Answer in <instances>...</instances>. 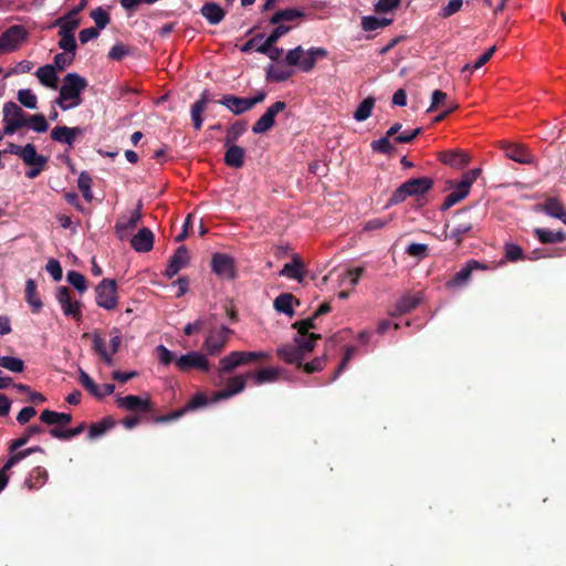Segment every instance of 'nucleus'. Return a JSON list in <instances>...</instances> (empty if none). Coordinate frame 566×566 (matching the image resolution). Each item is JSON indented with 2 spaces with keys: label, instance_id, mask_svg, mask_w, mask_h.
<instances>
[{
  "label": "nucleus",
  "instance_id": "4d7b16f0",
  "mask_svg": "<svg viewBox=\"0 0 566 566\" xmlns=\"http://www.w3.org/2000/svg\"><path fill=\"white\" fill-rule=\"evenodd\" d=\"M371 148L375 151L382 153V154H390L394 151L395 147L389 140V136H385L378 140H374L371 143Z\"/></svg>",
  "mask_w": 566,
  "mask_h": 566
},
{
  "label": "nucleus",
  "instance_id": "72a5a7b5",
  "mask_svg": "<svg viewBox=\"0 0 566 566\" xmlns=\"http://www.w3.org/2000/svg\"><path fill=\"white\" fill-rule=\"evenodd\" d=\"M48 479V472L41 467H36L30 473V476L24 481V485L29 490H35L41 488Z\"/></svg>",
  "mask_w": 566,
  "mask_h": 566
},
{
  "label": "nucleus",
  "instance_id": "e2e57ef3",
  "mask_svg": "<svg viewBox=\"0 0 566 566\" xmlns=\"http://www.w3.org/2000/svg\"><path fill=\"white\" fill-rule=\"evenodd\" d=\"M505 256L510 261H518L524 258V253L520 245L514 244V243H506L505 244Z\"/></svg>",
  "mask_w": 566,
  "mask_h": 566
},
{
  "label": "nucleus",
  "instance_id": "774afa93",
  "mask_svg": "<svg viewBox=\"0 0 566 566\" xmlns=\"http://www.w3.org/2000/svg\"><path fill=\"white\" fill-rule=\"evenodd\" d=\"M45 268L54 281H60L62 279L63 271L59 261L52 259L46 263Z\"/></svg>",
  "mask_w": 566,
  "mask_h": 566
},
{
  "label": "nucleus",
  "instance_id": "c9c22d12",
  "mask_svg": "<svg viewBox=\"0 0 566 566\" xmlns=\"http://www.w3.org/2000/svg\"><path fill=\"white\" fill-rule=\"evenodd\" d=\"M280 371L281 370L276 367H268L256 371L255 374H251V377L254 378L256 385L274 382L279 379Z\"/></svg>",
  "mask_w": 566,
  "mask_h": 566
},
{
  "label": "nucleus",
  "instance_id": "412c9836",
  "mask_svg": "<svg viewBox=\"0 0 566 566\" xmlns=\"http://www.w3.org/2000/svg\"><path fill=\"white\" fill-rule=\"evenodd\" d=\"M439 158L443 164L455 169L464 168L470 161L469 155L460 149L443 151Z\"/></svg>",
  "mask_w": 566,
  "mask_h": 566
},
{
  "label": "nucleus",
  "instance_id": "9d476101",
  "mask_svg": "<svg viewBox=\"0 0 566 566\" xmlns=\"http://www.w3.org/2000/svg\"><path fill=\"white\" fill-rule=\"evenodd\" d=\"M27 38V31L21 25H13L0 36L2 53L15 51Z\"/></svg>",
  "mask_w": 566,
  "mask_h": 566
},
{
  "label": "nucleus",
  "instance_id": "052dcab7",
  "mask_svg": "<svg viewBox=\"0 0 566 566\" xmlns=\"http://www.w3.org/2000/svg\"><path fill=\"white\" fill-rule=\"evenodd\" d=\"M317 316L315 314L312 317H308L306 319H302L300 322H295L293 324V327L297 329L298 336L303 335H311L312 333H308L311 328L315 327L314 321Z\"/></svg>",
  "mask_w": 566,
  "mask_h": 566
},
{
  "label": "nucleus",
  "instance_id": "e433bc0d",
  "mask_svg": "<svg viewBox=\"0 0 566 566\" xmlns=\"http://www.w3.org/2000/svg\"><path fill=\"white\" fill-rule=\"evenodd\" d=\"M293 303H294V296L292 294L284 293V294L279 295L274 300V308L280 313H284L289 316H293V314H294Z\"/></svg>",
  "mask_w": 566,
  "mask_h": 566
},
{
  "label": "nucleus",
  "instance_id": "a19ab883",
  "mask_svg": "<svg viewBox=\"0 0 566 566\" xmlns=\"http://www.w3.org/2000/svg\"><path fill=\"white\" fill-rule=\"evenodd\" d=\"M303 15V11L298 9H286L277 11L275 14H273V17L270 19V22L272 24H280L281 22L285 21H294L295 19H298Z\"/></svg>",
  "mask_w": 566,
  "mask_h": 566
},
{
  "label": "nucleus",
  "instance_id": "6e6552de",
  "mask_svg": "<svg viewBox=\"0 0 566 566\" xmlns=\"http://www.w3.org/2000/svg\"><path fill=\"white\" fill-rule=\"evenodd\" d=\"M4 133L14 134L19 128L27 125L24 112L13 102L3 105Z\"/></svg>",
  "mask_w": 566,
  "mask_h": 566
},
{
  "label": "nucleus",
  "instance_id": "b1692460",
  "mask_svg": "<svg viewBox=\"0 0 566 566\" xmlns=\"http://www.w3.org/2000/svg\"><path fill=\"white\" fill-rule=\"evenodd\" d=\"M227 151L224 155V163L232 168H241L244 165L245 151L242 147L234 144L224 145Z\"/></svg>",
  "mask_w": 566,
  "mask_h": 566
},
{
  "label": "nucleus",
  "instance_id": "603ef678",
  "mask_svg": "<svg viewBox=\"0 0 566 566\" xmlns=\"http://www.w3.org/2000/svg\"><path fill=\"white\" fill-rule=\"evenodd\" d=\"M27 125L36 133H45L49 128L44 116L42 114H34L27 119Z\"/></svg>",
  "mask_w": 566,
  "mask_h": 566
},
{
  "label": "nucleus",
  "instance_id": "13d9d810",
  "mask_svg": "<svg viewBox=\"0 0 566 566\" xmlns=\"http://www.w3.org/2000/svg\"><path fill=\"white\" fill-rule=\"evenodd\" d=\"M92 19L94 20L98 30L104 29L109 22L108 13L102 8H96L91 13Z\"/></svg>",
  "mask_w": 566,
  "mask_h": 566
},
{
  "label": "nucleus",
  "instance_id": "a211bd4d",
  "mask_svg": "<svg viewBox=\"0 0 566 566\" xmlns=\"http://www.w3.org/2000/svg\"><path fill=\"white\" fill-rule=\"evenodd\" d=\"M478 268H480L479 262H476V261L468 262L465 266L460 269V271H458L453 275V277L446 283L447 289L455 290V289L464 286L469 282L473 269H478Z\"/></svg>",
  "mask_w": 566,
  "mask_h": 566
},
{
  "label": "nucleus",
  "instance_id": "c756f323",
  "mask_svg": "<svg viewBox=\"0 0 566 566\" xmlns=\"http://www.w3.org/2000/svg\"><path fill=\"white\" fill-rule=\"evenodd\" d=\"M421 301L420 294H406L396 303V314L408 313L413 310Z\"/></svg>",
  "mask_w": 566,
  "mask_h": 566
},
{
  "label": "nucleus",
  "instance_id": "8fccbe9b",
  "mask_svg": "<svg viewBox=\"0 0 566 566\" xmlns=\"http://www.w3.org/2000/svg\"><path fill=\"white\" fill-rule=\"evenodd\" d=\"M78 188L81 189L84 198L87 201H91L93 199L92 193V178L87 172H81L77 180Z\"/></svg>",
  "mask_w": 566,
  "mask_h": 566
},
{
  "label": "nucleus",
  "instance_id": "bb28decb",
  "mask_svg": "<svg viewBox=\"0 0 566 566\" xmlns=\"http://www.w3.org/2000/svg\"><path fill=\"white\" fill-rule=\"evenodd\" d=\"M506 156L520 164L532 163V155L528 153L526 147L520 144L507 145L505 148Z\"/></svg>",
  "mask_w": 566,
  "mask_h": 566
},
{
  "label": "nucleus",
  "instance_id": "680f3d73",
  "mask_svg": "<svg viewBox=\"0 0 566 566\" xmlns=\"http://www.w3.org/2000/svg\"><path fill=\"white\" fill-rule=\"evenodd\" d=\"M428 247L423 243H411L407 247L406 252L413 258L422 260L427 256Z\"/></svg>",
  "mask_w": 566,
  "mask_h": 566
},
{
  "label": "nucleus",
  "instance_id": "a18cd8bd",
  "mask_svg": "<svg viewBox=\"0 0 566 566\" xmlns=\"http://www.w3.org/2000/svg\"><path fill=\"white\" fill-rule=\"evenodd\" d=\"M80 382L87 389L94 397L102 398V389L84 370L80 369Z\"/></svg>",
  "mask_w": 566,
  "mask_h": 566
},
{
  "label": "nucleus",
  "instance_id": "f8f14e48",
  "mask_svg": "<svg viewBox=\"0 0 566 566\" xmlns=\"http://www.w3.org/2000/svg\"><path fill=\"white\" fill-rule=\"evenodd\" d=\"M142 202L138 201L136 209L130 211L129 216L120 217L115 224V232L120 240L129 237L130 232L136 228L142 219Z\"/></svg>",
  "mask_w": 566,
  "mask_h": 566
},
{
  "label": "nucleus",
  "instance_id": "79ce46f5",
  "mask_svg": "<svg viewBox=\"0 0 566 566\" xmlns=\"http://www.w3.org/2000/svg\"><path fill=\"white\" fill-rule=\"evenodd\" d=\"M374 106L375 99L373 97L365 98L356 108L354 113V118L357 122L366 120L371 115Z\"/></svg>",
  "mask_w": 566,
  "mask_h": 566
},
{
  "label": "nucleus",
  "instance_id": "4c0bfd02",
  "mask_svg": "<svg viewBox=\"0 0 566 566\" xmlns=\"http://www.w3.org/2000/svg\"><path fill=\"white\" fill-rule=\"evenodd\" d=\"M81 9L82 6L59 20L60 31H67L72 33L78 27V12Z\"/></svg>",
  "mask_w": 566,
  "mask_h": 566
},
{
  "label": "nucleus",
  "instance_id": "09e8293b",
  "mask_svg": "<svg viewBox=\"0 0 566 566\" xmlns=\"http://www.w3.org/2000/svg\"><path fill=\"white\" fill-rule=\"evenodd\" d=\"M61 36L59 46L67 53L74 54L76 49V42L74 35L67 31H59Z\"/></svg>",
  "mask_w": 566,
  "mask_h": 566
},
{
  "label": "nucleus",
  "instance_id": "4468645a",
  "mask_svg": "<svg viewBox=\"0 0 566 566\" xmlns=\"http://www.w3.org/2000/svg\"><path fill=\"white\" fill-rule=\"evenodd\" d=\"M286 107L284 102H275L265 113L255 122L252 127L254 134H263L268 132L275 123V116Z\"/></svg>",
  "mask_w": 566,
  "mask_h": 566
},
{
  "label": "nucleus",
  "instance_id": "6ab92c4d",
  "mask_svg": "<svg viewBox=\"0 0 566 566\" xmlns=\"http://www.w3.org/2000/svg\"><path fill=\"white\" fill-rule=\"evenodd\" d=\"M82 134L83 129L81 127L56 126L51 132V138L54 142L72 146L76 136Z\"/></svg>",
  "mask_w": 566,
  "mask_h": 566
},
{
  "label": "nucleus",
  "instance_id": "5701e85b",
  "mask_svg": "<svg viewBox=\"0 0 566 566\" xmlns=\"http://www.w3.org/2000/svg\"><path fill=\"white\" fill-rule=\"evenodd\" d=\"M35 75L43 86L52 90L57 88L59 76L56 74L54 65L46 64L44 66L39 67Z\"/></svg>",
  "mask_w": 566,
  "mask_h": 566
},
{
  "label": "nucleus",
  "instance_id": "338daca9",
  "mask_svg": "<svg viewBox=\"0 0 566 566\" xmlns=\"http://www.w3.org/2000/svg\"><path fill=\"white\" fill-rule=\"evenodd\" d=\"M74 54L71 53H59L54 56V66L60 71H63L65 67L71 65L73 62Z\"/></svg>",
  "mask_w": 566,
  "mask_h": 566
},
{
  "label": "nucleus",
  "instance_id": "3c124183",
  "mask_svg": "<svg viewBox=\"0 0 566 566\" xmlns=\"http://www.w3.org/2000/svg\"><path fill=\"white\" fill-rule=\"evenodd\" d=\"M275 42H270V39H266L259 48L258 52L266 54L271 60L276 61L282 55V50L274 46Z\"/></svg>",
  "mask_w": 566,
  "mask_h": 566
},
{
  "label": "nucleus",
  "instance_id": "473e14b6",
  "mask_svg": "<svg viewBox=\"0 0 566 566\" xmlns=\"http://www.w3.org/2000/svg\"><path fill=\"white\" fill-rule=\"evenodd\" d=\"M41 421H43L46 424H67L71 422L72 417L70 413H63V412H56L49 409H45L42 411L40 416Z\"/></svg>",
  "mask_w": 566,
  "mask_h": 566
},
{
  "label": "nucleus",
  "instance_id": "58836bf2",
  "mask_svg": "<svg viewBox=\"0 0 566 566\" xmlns=\"http://www.w3.org/2000/svg\"><path fill=\"white\" fill-rule=\"evenodd\" d=\"M539 209L553 218H557L559 220L563 218L564 208L562 202L556 198H548Z\"/></svg>",
  "mask_w": 566,
  "mask_h": 566
},
{
  "label": "nucleus",
  "instance_id": "f3484780",
  "mask_svg": "<svg viewBox=\"0 0 566 566\" xmlns=\"http://www.w3.org/2000/svg\"><path fill=\"white\" fill-rule=\"evenodd\" d=\"M116 402L119 408L127 411H149L151 409L149 399H144L134 395L118 397Z\"/></svg>",
  "mask_w": 566,
  "mask_h": 566
},
{
  "label": "nucleus",
  "instance_id": "c03bdc74",
  "mask_svg": "<svg viewBox=\"0 0 566 566\" xmlns=\"http://www.w3.org/2000/svg\"><path fill=\"white\" fill-rule=\"evenodd\" d=\"M80 382L87 389L94 397L102 398V389L84 370L80 369Z\"/></svg>",
  "mask_w": 566,
  "mask_h": 566
},
{
  "label": "nucleus",
  "instance_id": "9b49d317",
  "mask_svg": "<svg viewBox=\"0 0 566 566\" xmlns=\"http://www.w3.org/2000/svg\"><path fill=\"white\" fill-rule=\"evenodd\" d=\"M472 227L473 222L469 213L464 210L459 211L454 214L450 232L446 234V238L454 239L457 243H460L463 235L468 233Z\"/></svg>",
  "mask_w": 566,
  "mask_h": 566
},
{
  "label": "nucleus",
  "instance_id": "6e6d98bb",
  "mask_svg": "<svg viewBox=\"0 0 566 566\" xmlns=\"http://www.w3.org/2000/svg\"><path fill=\"white\" fill-rule=\"evenodd\" d=\"M112 426V422L108 420H103L101 422H95L90 427L88 438L96 439L103 436Z\"/></svg>",
  "mask_w": 566,
  "mask_h": 566
},
{
  "label": "nucleus",
  "instance_id": "c85d7f7f",
  "mask_svg": "<svg viewBox=\"0 0 566 566\" xmlns=\"http://www.w3.org/2000/svg\"><path fill=\"white\" fill-rule=\"evenodd\" d=\"M280 275L294 279L301 282L303 280V264L301 259L297 255H294L293 261L291 263H286L283 266V269L280 272Z\"/></svg>",
  "mask_w": 566,
  "mask_h": 566
},
{
  "label": "nucleus",
  "instance_id": "ea45409f",
  "mask_svg": "<svg viewBox=\"0 0 566 566\" xmlns=\"http://www.w3.org/2000/svg\"><path fill=\"white\" fill-rule=\"evenodd\" d=\"M391 22L392 20L388 18L368 15L361 19V28L364 31H375L389 25Z\"/></svg>",
  "mask_w": 566,
  "mask_h": 566
},
{
  "label": "nucleus",
  "instance_id": "aec40b11",
  "mask_svg": "<svg viewBox=\"0 0 566 566\" xmlns=\"http://www.w3.org/2000/svg\"><path fill=\"white\" fill-rule=\"evenodd\" d=\"M189 263V253L185 247H179L171 256L170 262L165 271L168 277L175 276L181 269Z\"/></svg>",
  "mask_w": 566,
  "mask_h": 566
},
{
  "label": "nucleus",
  "instance_id": "ddd939ff",
  "mask_svg": "<svg viewBox=\"0 0 566 566\" xmlns=\"http://www.w3.org/2000/svg\"><path fill=\"white\" fill-rule=\"evenodd\" d=\"M176 366L181 371H187L190 368H197L202 371L210 369V364L205 354L200 352H190L176 359Z\"/></svg>",
  "mask_w": 566,
  "mask_h": 566
},
{
  "label": "nucleus",
  "instance_id": "a878e982",
  "mask_svg": "<svg viewBox=\"0 0 566 566\" xmlns=\"http://www.w3.org/2000/svg\"><path fill=\"white\" fill-rule=\"evenodd\" d=\"M209 103V98H208V93L207 92H203L200 96V98L195 102L191 106V119H192V124H193V127L196 129H200L201 126H202V113L206 111L207 108V105Z\"/></svg>",
  "mask_w": 566,
  "mask_h": 566
},
{
  "label": "nucleus",
  "instance_id": "7ed1b4c3",
  "mask_svg": "<svg viewBox=\"0 0 566 566\" xmlns=\"http://www.w3.org/2000/svg\"><path fill=\"white\" fill-rule=\"evenodd\" d=\"M325 56H327V51L323 48H311L305 51L298 45L287 52L286 63L291 66H297L303 72H310L314 69L317 59Z\"/></svg>",
  "mask_w": 566,
  "mask_h": 566
},
{
  "label": "nucleus",
  "instance_id": "cd10ccee",
  "mask_svg": "<svg viewBox=\"0 0 566 566\" xmlns=\"http://www.w3.org/2000/svg\"><path fill=\"white\" fill-rule=\"evenodd\" d=\"M21 159L28 166H45L48 163V158L39 155L35 150L34 145L27 144L23 146V151L21 154Z\"/></svg>",
  "mask_w": 566,
  "mask_h": 566
},
{
  "label": "nucleus",
  "instance_id": "0e129e2a",
  "mask_svg": "<svg viewBox=\"0 0 566 566\" xmlns=\"http://www.w3.org/2000/svg\"><path fill=\"white\" fill-rule=\"evenodd\" d=\"M463 6V0H450L446 7L440 11L442 18H449L459 12Z\"/></svg>",
  "mask_w": 566,
  "mask_h": 566
},
{
  "label": "nucleus",
  "instance_id": "4be33fe9",
  "mask_svg": "<svg viewBox=\"0 0 566 566\" xmlns=\"http://www.w3.org/2000/svg\"><path fill=\"white\" fill-rule=\"evenodd\" d=\"M130 244L137 252H148L154 245V234L148 228H143L130 239Z\"/></svg>",
  "mask_w": 566,
  "mask_h": 566
},
{
  "label": "nucleus",
  "instance_id": "2eb2a0df",
  "mask_svg": "<svg viewBox=\"0 0 566 566\" xmlns=\"http://www.w3.org/2000/svg\"><path fill=\"white\" fill-rule=\"evenodd\" d=\"M212 271L220 277L230 280L234 276L233 260L221 253H216L212 256Z\"/></svg>",
  "mask_w": 566,
  "mask_h": 566
},
{
  "label": "nucleus",
  "instance_id": "2f4dec72",
  "mask_svg": "<svg viewBox=\"0 0 566 566\" xmlns=\"http://www.w3.org/2000/svg\"><path fill=\"white\" fill-rule=\"evenodd\" d=\"M25 297L33 313H38L42 308V301L36 294V284L32 279L25 282Z\"/></svg>",
  "mask_w": 566,
  "mask_h": 566
},
{
  "label": "nucleus",
  "instance_id": "0eeeda50",
  "mask_svg": "<svg viewBox=\"0 0 566 566\" xmlns=\"http://www.w3.org/2000/svg\"><path fill=\"white\" fill-rule=\"evenodd\" d=\"M231 334L232 329L224 325L210 329L203 342V349L208 355H218L226 347Z\"/></svg>",
  "mask_w": 566,
  "mask_h": 566
},
{
  "label": "nucleus",
  "instance_id": "5fc2aeb1",
  "mask_svg": "<svg viewBox=\"0 0 566 566\" xmlns=\"http://www.w3.org/2000/svg\"><path fill=\"white\" fill-rule=\"evenodd\" d=\"M66 277L69 283L72 284L78 292L84 293L86 291L87 285L84 275L75 271H70Z\"/></svg>",
  "mask_w": 566,
  "mask_h": 566
},
{
  "label": "nucleus",
  "instance_id": "69168bd1",
  "mask_svg": "<svg viewBox=\"0 0 566 566\" xmlns=\"http://www.w3.org/2000/svg\"><path fill=\"white\" fill-rule=\"evenodd\" d=\"M326 360H327V358L325 355L317 357V358L313 359L312 361L306 363L304 365V367H303L304 371H306L307 374L319 371L325 367Z\"/></svg>",
  "mask_w": 566,
  "mask_h": 566
},
{
  "label": "nucleus",
  "instance_id": "393cba45",
  "mask_svg": "<svg viewBox=\"0 0 566 566\" xmlns=\"http://www.w3.org/2000/svg\"><path fill=\"white\" fill-rule=\"evenodd\" d=\"M220 104L226 106L230 112H232L235 115H240V114L251 109L248 98L237 97L233 95H226L220 101Z\"/></svg>",
  "mask_w": 566,
  "mask_h": 566
},
{
  "label": "nucleus",
  "instance_id": "f03ea898",
  "mask_svg": "<svg viewBox=\"0 0 566 566\" xmlns=\"http://www.w3.org/2000/svg\"><path fill=\"white\" fill-rule=\"evenodd\" d=\"M87 87V81L77 73H69L63 80L60 88L56 104L63 109L69 111L77 107L82 103V93Z\"/></svg>",
  "mask_w": 566,
  "mask_h": 566
},
{
  "label": "nucleus",
  "instance_id": "bf43d9fd",
  "mask_svg": "<svg viewBox=\"0 0 566 566\" xmlns=\"http://www.w3.org/2000/svg\"><path fill=\"white\" fill-rule=\"evenodd\" d=\"M292 75L291 71H286L280 66L271 65L268 69V76L276 82H282L287 80Z\"/></svg>",
  "mask_w": 566,
  "mask_h": 566
},
{
  "label": "nucleus",
  "instance_id": "7c9ffc66",
  "mask_svg": "<svg viewBox=\"0 0 566 566\" xmlns=\"http://www.w3.org/2000/svg\"><path fill=\"white\" fill-rule=\"evenodd\" d=\"M201 14L209 21L211 24H218L224 18V11L222 8L213 2L206 3L201 8Z\"/></svg>",
  "mask_w": 566,
  "mask_h": 566
},
{
  "label": "nucleus",
  "instance_id": "49530a36",
  "mask_svg": "<svg viewBox=\"0 0 566 566\" xmlns=\"http://www.w3.org/2000/svg\"><path fill=\"white\" fill-rule=\"evenodd\" d=\"M0 367L6 368L12 373H21L24 369L22 359L12 356L0 357Z\"/></svg>",
  "mask_w": 566,
  "mask_h": 566
},
{
  "label": "nucleus",
  "instance_id": "de8ad7c7",
  "mask_svg": "<svg viewBox=\"0 0 566 566\" xmlns=\"http://www.w3.org/2000/svg\"><path fill=\"white\" fill-rule=\"evenodd\" d=\"M18 101L30 109H35L38 105L36 95L30 88H23L18 92Z\"/></svg>",
  "mask_w": 566,
  "mask_h": 566
},
{
  "label": "nucleus",
  "instance_id": "39448f33",
  "mask_svg": "<svg viewBox=\"0 0 566 566\" xmlns=\"http://www.w3.org/2000/svg\"><path fill=\"white\" fill-rule=\"evenodd\" d=\"M432 187V180L428 177L413 178L403 182L391 196L390 203L397 205L408 197L420 196Z\"/></svg>",
  "mask_w": 566,
  "mask_h": 566
},
{
  "label": "nucleus",
  "instance_id": "20e7f679",
  "mask_svg": "<svg viewBox=\"0 0 566 566\" xmlns=\"http://www.w3.org/2000/svg\"><path fill=\"white\" fill-rule=\"evenodd\" d=\"M270 357V354L263 350L256 352H231L229 355L224 356L219 360V374H228L233 369L244 366L254 361H259L262 359H266Z\"/></svg>",
  "mask_w": 566,
  "mask_h": 566
},
{
  "label": "nucleus",
  "instance_id": "37998d69",
  "mask_svg": "<svg viewBox=\"0 0 566 566\" xmlns=\"http://www.w3.org/2000/svg\"><path fill=\"white\" fill-rule=\"evenodd\" d=\"M34 452H43V450L41 447H33V448L25 449L23 451L14 452L13 454L10 455V458L6 462L4 469L10 470L17 463H19L21 460L25 459L27 457H29L30 454H32Z\"/></svg>",
  "mask_w": 566,
  "mask_h": 566
},
{
  "label": "nucleus",
  "instance_id": "423d86ee",
  "mask_svg": "<svg viewBox=\"0 0 566 566\" xmlns=\"http://www.w3.org/2000/svg\"><path fill=\"white\" fill-rule=\"evenodd\" d=\"M481 169L474 168L467 171L462 180L455 186V188L446 197L443 209H449L462 199H464L471 189L472 184L480 177Z\"/></svg>",
  "mask_w": 566,
  "mask_h": 566
},
{
  "label": "nucleus",
  "instance_id": "864d4df0",
  "mask_svg": "<svg viewBox=\"0 0 566 566\" xmlns=\"http://www.w3.org/2000/svg\"><path fill=\"white\" fill-rule=\"evenodd\" d=\"M245 132V125L242 123H235L228 128L224 145L234 144V142Z\"/></svg>",
  "mask_w": 566,
  "mask_h": 566
},
{
  "label": "nucleus",
  "instance_id": "dca6fc26",
  "mask_svg": "<svg viewBox=\"0 0 566 566\" xmlns=\"http://www.w3.org/2000/svg\"><path fill=\"white\" fill-rule=\"evenodd\" d=\"M248 377H251V374H248L245 376L238 375V376L230 378L227 382L226 388L216 394V400L228 399V398L243 391V389L245 388V382H247Z\"/></svg>",
  "mask_w": 566,
  "mask_h": 566
},
{
  "label": "nucleus",
  "instance_id": "f257e3e1",
  "mask_svg": "<svg viewBox=\"0 0 566 566\" xmlns=\"http://www.w3.org/2000/svg\"><path fill=\"white\" fill-rule=\"evenodd\" d=\"M319 334L296 336L293 344H286L276 349L277 356L287 364L302 366V361L314 349Z\"/></svg>",
  "mask_w": 566,
  "mask_h": 566
},
{
  "label": "nucleus",
  "instance_id": "f704fd0d",
  "mask_svg": "<svg viewBox=\"0 0 566 566\" xmlns=\"http://www.w3.org/2000/svg\"><path fill=\"white\" fill-rule=\"evenodd\" d=\"M534 233L542 243H557L563 242L566 239L565 233L562 231L555 232L543 228H536Z\"/></svg>",
  "mask_w": 566,
  "mask_h": 566
},
{
  "label": "nucleus",
  "instance_id": "1a4fd4ad",
  "mask_svg": "<svg viewBox=\"0 0 566 566\" xmlns=\"http://www.w3.org/2000/svg\"><path fill=\"white\" fill-rule=\"evenodd\" d=\"M96 303L105 310H113L117 305L116 283L114 280L104 279L96 286Z\"/></svg>",
  "mask_w": 566,
  "mask_h": 566
}]
</instances>
